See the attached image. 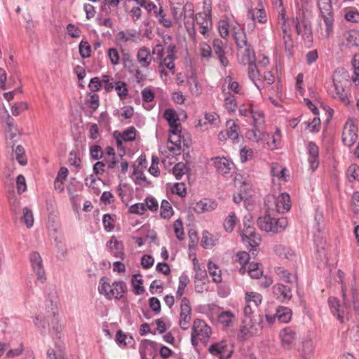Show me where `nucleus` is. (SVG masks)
<instances>
[{
	"label": "nucleus",
	"mask_w": 359,
	"mask_h": 359,
	"mask_svg": "<svg viewBox=\"0 0 359 359\" xmlns=\"http://www.w3.org/2000/svg\"><path fill=\"white\" fill-rule=\"evenodd\" d=\"M234 319V315L231 311H224L218 316V320L226 327L230 326Z\"/></svg>",
	"instance_id": "36"
},
{
	"label": "nucleus",
	"mask_w": 359,
	"mask_h": 359,
	"mask_svg": "<svg viewBox=\"0 0 359 359\" xmlns=\"http://www.w3.org/2000/svg\"><path fill=\"white\" fill-rule=\"evenodd\" d=\"M135 132L136 130L134 127H130L123 131L121 135L120 133L118 135L121 136V138L126 142L133 141L135 139Z\"/></svg>",
	"instance_id": "55"
},
{
	"label": "nucleus",
	"mask_w": 359,
	"mask_h": 359,
	"mask_svg": "<svg viewBox=\"0 0 359 359\" xmlns=\"http://www.w3.org/2000/svg\"><path fill=\"white\" fill-rule=\"evenodd\" d=\"M226 348V345L224 342L222 341L219 343H216L211 345L209 347V351L212 355H219L221 359L223 358H229L231 356V353H228L226 355H224V351Z\"/></svg>",
	"instance_id": "21"
},
{
	"label": "nucleus",
	"mask_w": 359,
	"mask_h": 359,
	"mask_svg": "<svg viewBox=\"0 0 359 359\" xmlns=\"http://www.w3.org/2000/svg\"><path fill=\"white\" fill-rule=\"evenodd\" d=\"M79 53L83 58H87L90 56L91 46L88 42L81 41L79 44Z\"/></svg>",
	"instance_id": "49"
},
{
	"label": "nucleus",
	"mask_w": 359,
	"mask_h": 359,
	"mask_svg": "<svg viewBox=\"0 0 359 359\" xmlns=\"http://www.w3.org/2000/svg\"><path fill=\"white\" fill-rule=\"evenodd\" d=\"M108 247L110 249L111 253L118 258L123 259L124 252L123 250V245L119 243L114 236L111 238L108 242Z\"/></svg>",
	"instance_id": "20"
},
{
	"label": "nucleus",
	"mask_w": 359,
	"mask_h": 359,
	"mask_svg": "<svg viewBox=\"0 0 359 359\" xmlns=\"http://www.w3.org/2000/svg\"><path fill=\"white\" fill-rule=\"evenodd\" d=\"M173 214L172 208L170 203L163 200L161 205V216L164 219L170 218Z\"/></svg>",
	"instance_id": "37"
},
{
	"label": "nucleus",
	"mask_w": 359,
	"mask_h": 359,
	"mask_svg": "<svg viewBox=\"0 0 359 359\" xmlns=\"http://www.w3.org/2000/svg\"><path fill=\"white\" fill-rule=\"evenodd\" d=\"M146 210L145 204L143 203H135L130 206V212L137 215H142Z\"/></svg>",
	"instance_id": "63"
},
{
	"label": "nucleus",
	"mask_w": 359,
	"mask_h": 359,
	"mask_svg": "<svg viewBox=\"0 0 359 359\" xmlns=\"http://www.w3.org/2000/svg\"><path fill=\"white\" fill-rule=\"evenodd\" d=\"M191 330V341L194 346H197L199 341L206 343L211 334V328L200 319L194 321Z\"/></svg>",
	"instance_id": "7"
},
{
	"label": "nucleus",
	"mask_w": 359,
	"mask_h": 359,
	"mask_svg": "<svg viewBox=\"0 0 359 359\" xmlns=\"http://www.w3.org/2000/svg\"><path fill=\"white\" fill-rule=\"evenodd\" d=\"M308 154L309 158L308 161L310 164V169L312 172H314L319 165V150L317 145L313 142H310L308 144Z\"/></svg>",
	"instance_id": "13"
},
{
	"label": "nucleus",
	"mask_w": 359,
	"mask_h": 359,
	"mask_svg": "<svg viewBox=\"0 0 359 359\" xmlns=\"http://www.w3.org/2000/svg\"><path fill=\"white\" fill-rule=\"evenodd\" d=\"M137 60L142 68H147L152 60L149 49L146 46L141 47L137 53Z\"/></svg>",
	"instance_id": "16"
},
{
	"label": "nucleus",
	"mask_w": 359,
	"mask_h": 359,
	"mask_svg": "<svg viewBox=\"0 0 359 359\" xmlns=\"http://www.w3.org/2000/svg\"><path fill=\"white\" fill-rule=\"evenodd\" d=\"M30 261L33 270L36 273L37 279L42 283L44 282L46 280V273L43 268L42 259L40 255L36 252L32 253Z\"/></svg>",
	"instance_id": "12"
},
{
	"label": "nucleus",
	"mask_w": 359,
	"mask_h": 359,
	"mask_svg": "<svg viewBox=\"0 0 359 359\" xmlns=\"http://www.w3.org/2000/svg\"><path fill=\"white\" fill-rule=\"evenodd\" d=\"M345 19L347 21L351 22H359V13L357 11L355 10H348L345 15Z\"/></svg>",
	"instance_id": "64"
},
{
	"label": "nucleus",
	"mask_w": 359,
	"mask_h": 359,
	"mask_svg": "<svg viewBox=\"0 0 359 359\" xmlns=\"http://www.w3.org/2000/svg\"><path fill=\"white\" fill-rule=\"evenodd\" d=\"M232 30L238 48L241 49L249 45L245 32L239 26L233 27Z\"/></svg>",
	"instance_id": "19"
},
{
	"label": "nucleus",
	"mask_w": 359,
	"mask_h": 359,
	"mask_svg": "<svg viewBox=\"0 0 359 359\" xmlns=\"http://www.w3.org/2000/svg\"><path fill=\"white\" fill-rule=\"evenodd\" d=\"M163 117L166 119L168 123H175L179 121V117L175 111L171 109H168L165 111Z\"/></svg>",
	"instance_id": "61"
},
{
	"label": "nucleus",
	"mask_w": 359,
	"mask_h": 359,
	"mask_svg": "<svg viewBox=\"0 0 359 359\" xmlns=\"http://www.w3.org/2000/svg\"><path fill=\"white\" fill-rule=\"evenodd\" d=\"M188 83L189 84L190 90L193 95H199L201 93V86L194 76L189 77Z\"/></svg>",
	"instance_id": "39"
},
{
	"label": "nucleus",
	"mask_w": 359,
	"mask_h": 359,
	"mask_svg": "<svg viewBox=\"0 0 359 359\" xmlns=\"http://www.w3.org/2000/svg\"><path fill=\"white\" fill-rule=\"evenodd\" d=\"M188 170L189 168L187 166V165L180 162L174 166L172 172L177 180H180L182 177L188 172Z\"/></svg>",
	"instance_id": "34"
},
{
	"label": "nucleus",
	"mask_w": 359,
	"mask_h": 359,
	"mask_svg": "<svg viewBox=\"0 0 359 359\" xmlns=\"http://www.w3.org/2000/svg\"><path fill=\"white\" fill-rule=\"evenodd\" d=\"M265 206L269 212L284 213L290 209V198L287 193L278 196L269 195L265 198Z\"/></svg>",
	"instance_id": "4"
},
{
	"label": "nucleus",
	"mask_w": 359,
	"mask_h": 359,
	"mask_svg": "<svg viewBox=\"0 0 359 359\" xmlns=\"http://www.w3.org/2000/svg\"><path fill=\"white\" fill-rule=\"evenodd\" d=\"M246 301L250 303H253L255 306L257 307L262 300V295L255 292L246 293Z\"/></svg>",
	"instance_id": "46"
},
{
	"label": "nucleus",
	"mask_w": 359,
	"mask_h": 359,
	"mask_svg": "<svg viewBox=\"0 0 359 359\" xmlns=\"http://www.w3.org/2000/svg\"><path fill=\"white\" fill-rule=\"evenodd\" d=\"M226 124L229 126V130L226 132L228 137L233 140H236L238 137L236 124L231 120L228 121Z\"/></svg>",
	"instance_id": "47"
},
{
	"label": "nucleus",
	"mask_w": 359,
	"mask_h": 359,
	"mask_svg": "<svg viewBox=\"0 0 359 359\" xmlns=\"http://www.w3.org/2000/svg\"><path fill=\"white\" fill-rule=\"evenodd\" d=\"M357 140V127L351 120L344 127L342 141L345 145L351 147L356 142Z\"/></svg>",
	"instance_id": "11"
},
{
	"label": "nucleus",
	"mask_w": 359,
	"mask_h": 359,
	"mask_svg": "<svg viewBox=\"0 0 359 359\" xmlns=\"http://www.w3.org/2000/svg\"><path fill=\"white\" fill-rule=\"evenodd\" d=\"M346 290V287L342 285V304L340 303L339 300L337 297H330L328 299V304L332 313L334 316H337V318L341 323L344 322V318L345 314L348 312V310L351 306L350 301L347 299Z\"/></svg>",
	"instance_id": "5"
},
{
	"label": "nucleus",
	"mask_w": 359,
	"mask_h": 359,
	"mask_svg": "<svg viewBox=\"0 0 359 359\" xmlns=\"http://www.w3.org/2000/svg\"><path fill=\"white\" fill-rule=\"evenodd\" d=\"M174 230L177 238L182 241L184 239V231L182 227V222L181 220L177 219L174 223Z\"/></svg>",
	"instance_id": "62"
},
{
	"label": "nucleus",
	"mask_w": 359,
	"mask_h": 359,
	"mask_svg": "<svg viewBox=\"0 0 359 359\" xmlns=\"http://www.w3.org/2000/svg\"><path fill=\"white\" fill-rule=\"evenodd\" d=\"M294 23L296 32L298 34H302L303 36L309 38L311 36V25L310 22L306 19L304 11L298 9L296 18L293 20Z\"/></svg>",
	"instance_id": "10"
},
{
	"label": "nucleus",
	"mask_w": 359,
	"mask_h": 359,
	"mask_svg": "<svg viewBox=\"0 0 359 359\" xmlns=\"http://www.w3.org/2000/svg\"><path fill=\"white\" fill-rule=\"evenodd\" d=\"M191 309L189 302L186 297H184L181 304L180 319L191 320Z\"/></svg>",
	"instance_id": "29"
},
{
	"label": "nucleus",
	"mask_w": 359,
	"mask_h": 359,
	"mask_svg": "<svg viewBox=\"0 0 359 359\" xmlns=\"http://www.w3.org/2000/svg\"><path fill=\"white\" fill-rule=\"evenodd\" d=\"M208 269L210 275L212 277L213 281L220 283L222 281L221 271L217 268L216 264L212 262H209Z\"/></svg>",
	"instance_id": "32"
},
{
	"label": "nucleus",
	"mask_w": 359,
	"mask_h": 359,
	"mask_svg": "<svg viewBox=\"0 0 359 359\" xmlns=\"http://www.w3.org/2000/svg\"><path fill=\"white\" fill-rule=\"evenodd\" d=\"M273 293L278 296V297H282L283 299H290L292 298V292L288 286L276 284L273 287Z\"/></svg>",
	"instance_id": "23"
},
{
	"label": "nucleus",
	"mask_w": 359,
	"mask_h": 359,
	"mask_svg": "<svg viewBox=\"0 0 359 359\" xmlns=\"http://www.w3.org/2000/svg\"><path fill=\"white\" fill-rule=\"evenodd\" d=\"M333 83L335 88L336 94L345 104H349V100L348 97V94L343 87V86L340 83V81H338L336 75L334 74L333 78Z\"/></svg>",
	"instance_id": "24"
},
{
	"label": "nucleus",
	"mask_w": 359,
	"mask_h": 359,
	"mask_svg": "<svg viewBox=\"0 0 359 359\" xmlns=\"http://www.w3.org/2000/svg\"><path fill=\"white\" fill-rule=\"evenodd\" d=\"M122 61L124 67L128 69L130 72H133L135 71L137 74L140 73V71L138 68H135V64L131 58L130 55L123 50H122Z\"/></svg>",
	"instance_id": "28"
},
{
	"label": "nucleus",
	"mask_w": 359,
	"mask_h": 359,
	"mask_svg": "<svg viewBox=\"0 0 359 359\" xmlns=\"http://www.w3.org/2000/svg\"><path fill=\"white\" fill-rule=\"evenodd\" d=\"M217 239L214 238V236L209 232H203L201 240V245L205 248H212L215 245Z\"/></svg>",
	"instance_id": "38"
},
{
	"label": "nucleus",
	"mask_w": 359,
	"mask_h": 359,
	"mask_svg": "<svg viewBox=\"0 0 359 359\" xmlns=\"http://www.w3.org/2000/svg\"><path fill=\"white\" fill-rule=\"evenodd\" d=\"M243 225L244 229L242 232L243 241L248 242L251 247L257 246L261 241V238L258 234H256L252 227L251 216H245Z\"/></svg>",
	"instance_id": "8"
},
{
	"label": "nucleus",
	"mask_w": 359,
	"mask_h": 359,
	"mask_svg": "<svg viewBox=\"0 0 359 359\" xmlns=\"http://www.w3.org/2000/svg\"><path fill=\"white\" fill-rule=\"evenodd\" d=\"M346 176L350 182L358 180L359 178V167L356 165H351L347 170Z\"/></svg>",
	"instance_id": "44"
},
{
	"label": "nucleus",
	"mask_w": 359,
	"mask_h": 359,
	"mask_svg": "<svg viewBox=\"0 0 359 359\" xmlns=\"http://www.w3.org/2000/svg\"><path fill=\"white\" fill-rule=\"evenodd\" d=\"M155 17L157 18L158 22L165 28H170L172 27V23L170 18H167L165 13L159 8L158 13H155Z\"/></svg>",
	"instance_id": "31"
},
{
	"label": "nucleus",
	"mask_w": 359,
	"mask_h": 359,
	"mask_svg": "<svg viewBox=\"0 0 359 359\" xmlns=\"http://www.w3.org/2000/svg\"><path fill=\"white\" fill-rule=\"evenodd\" d=\"M212 161L213 162V165L217 171L222 175L229 173V171L231 169V165H233L232 162L226 158L216 157L212 158Z\"/></svg>",
	"instance_id": "15"
},
{
	"label": "nucleus",
	"mask_w": 359,
	"mask_h": 359,
	"mask_svg": "<svg viewBox=\"0 0 359 359\" xmlns=\"http://www.w3.org/2000/svg\"><path fill=\"white\" fill-rule=\"evenodd\" d=\"M107 53L110 62L113 65H116L119 63L120 56L117 49L111 48L108 50Z\"/></svg>",
	"instance_id": "58"
},
{
	"label": "nucleus",
	"mask_w": 359,
	"mask_h": 359,
	"mask_svg": "<svg viewBox=\"0 0 359 359\" xmlns=\"http://www.w3.org/2000/svg\"><path fill=\"white\" fill-rule=\"evenodd\" d=\"M114 88L121 99L124 98L128 95V89L125 82L119 81L115 83Z\"/></svg>",
	"instance_id": "51"
},
{
	"label": "nucleus",
	"mask_w": 359,
	"mask_h": 359,
	"mask_svg": "<svg viewBox=\"0 0 359 359\" xmlns=\"http://www.w3.org/2000/svg\"><path fill=\"white\" fill-rule=\"evenodd\" d=\"M217 206V204L215 201L205 199L197 202L193 209L196 213L201 214L212 211L216 209Z\"/></svg>",
	"instance_id": "18"
},
{
	"label": "nucleus",
	"mask_w": 359,
	"mask_h": 359,
	"mask_svg": "<svg viewBox=\"0 0 359 359\" xmlns=\"http://www.w3.org/2000/svg\"><path fill=\"white\" fill-rule=\"evenodd\" d=\"M245 50L243 53L242 54L240 62L243 65H247L248 64L255 62L256 57L254 50L250 48V45H248L245 46Z\"/></svg>",
	"instance_id": "25"
},
{
	"label": "nucleus",
	"mask_w": 359,
	"mask_h": 359,
	"mask_svg": "<svg viewBox=\"0 0 359 359\" xmlns=\"http://www.w3.org/2000/svg\"><path fill=\"white\" fill-rule=\"evenodd\" d=\"M248 65V75L250 79L255 81L256 79L259 78V72L255 62H252ZM256 86L259 88V86L254 82Z\"/></svg>",
	"instance_id": "54"
},
{
	"label": "nucleus",
	"mask_w": 359,
	"mask_h": 359,
	"mask_svg": "<svg viewBox=\"0 0 359 359\" xmlns=\"http://www.w3.org/2000/svg\"><path fill=\"white\" fill-rule=\"evenodd\" d=\"M136 36V32L132 31H121L116 35L117 40L123 42H127Z\"/></svg>",
	"instance_id": "53"
},
{
	"label": "nucleus",
	"mask_w": 359,
	"mask_h": 359,
	"mask_svg": "<svg viewBox=\"0 0 359 359\" xmlns=\"http://www.w3.org/2000/svg\"><path fill=\"white\" fill-rule=\"evenodd\" d=\"M212 45L213 50L215 53L217 55V57L219 60L221 65L224 67H226L229 64V61L225 56L224 43L222 40L217 39L213 41Z\"/></svg>",
	"instance_id": "17"
},
{
	"label": "nucleus",
	"mask_w": 359,
	"mask_h": 359,
	"mask_svg": "<svg viewBox=\"0 0 359 359\" xmlns=\"http://www.w3.org/2000/svg\"><path fill=\"white\" fill-rule=\"evenodd\" d=\"M314 349L313 341L310 338H306L302 341V348L300 351L304 357L311 354Z\"/></svg>",
	"instance_id": "33"
},
{
	"label": "nucleus",
	"mask_w": 359,
	"mask_h": 359,
	"mask_svg": "<svg viewBox=\"0 0 359 359\" xmlns=\"http://www.w3.org/2000/svg\"><path fill=\"white\" fill-rule=\"evenodd\" d=\"M248 17L252 21L257 20L260 23H264L266 21V15L262 9H254L248 11Z\"/></svg>",
	"instance_id": "30"
},
{
	"label": "nucleus",
	"mask_w": 359,
	"mask_h": 359,
	"mask_svg": "<svg viewBox=\"0 0 359 359\" xmlns=\"http://www.w3.org/2000/svg\"><path fill=\"white\" fill-rule=\"evenodd\" d=\"M34 323L41 333L45 332L48 322L44 316L41 315L36 316Z\"/></svg>",
	"instance_id": "56"
},
{
	"label": "nucleus",
	"mask_w": 359,
	"mask_h": 359,
	"mask_svg": "<svg viewBox=\"0 0 359 359\" xmlns=\"http://www.w3.org/2000/svg\"><path fill=\"white\" fill-rule=\"evenodd\" d=\"M23 220L27 228H30L34 224L33 213L31 210L25 207L23 208Z\"/></svg>",
	"instance_id": "52"
},
{
	"label": "nucleus",
	"mask_w": 359,
	"mask_h": 359,
	"mask_svg": "<svg viewBox=\"0 0 359 359\" xmlns=\"http://www.w3.org/2000/svg\"><path fill=\"white\" fill-rule=\"evenodd\" d=\"M224 107L230 112L236 111L237 104L234 96L228 93L224 100Z\"/></svg>",
	"instance_id": "45"
},
{
	"label": "nucleus",
	"mask_w": 359,
	"mask_h": 359,
	"mask_svg": "<svg viewBox=\"0 0 359 359\" xmlns=\"http://www.w3.org/2000/svg\"><path fill=\"white\" fill-rule=\"evenodd\" d=\"M237 261L242 265L240 268V272L243 273L245 271L244 264H247L249 260V255L246 252H239L236 254Z\"/></svg>",
	"instance_id": "50"
},
{
	"label": "nucleus",
	"mask_w": 359,
	"mask_h": 359,
	"mask_svg": "<svg viewBox=\"0 0 359 359\" xmlns=\"http://www.w3.org/2000/svg\"><path fill=\"white\" fill-rule=\"evenodd\" d=\"M276 316L282 323H288L292 318V311L285 306H278L276 309Z\"/></svg>",
	"instance_id": "27"
},
{
	"label": "nucleus",
	"mask_w": 359,
	"mask_h": 359,
	"mask_svg": "<svg viewBox=\"0 0 359 359\" xmlns=\"http://www.w3.org/2000/svg\"><path fill=\"white\" fill-rule=\"evenodd\" d=\"M276 213L269 212L266 210V215L257 220L259 228L267 233H278L285 229L287 226V221L285 217L276 219Z\"/></svg>",
	"instance_id": "2"
},
{
	"label": "nucleus",
	"mask_w": 359,
	"mask_h": 359,
	"mask_svg": "<svg viewBox=\"0 0 359 359\" xmlns=\"http://www.w3.org/2000/svg\"><path fill=\"white\" fill-rule=\"evenodd\" d=\"M189 283V279L187 275H182L179 278V286L176 292L177 297L180 298L183 293L185 287Z\"/></svg>",
	"instance_id": "41"
},
{
	"label": "nucleus",
	"mask_w": 359,
	"mask_h": 359,
	"mask_svg": "<svg viewBox=\"0 0 359 359\" xmlns=\"http://www.w3.org/2000/svg\"><path fill=\"white\" fill-rule=\"evenodd\" d=\"M127 287L123 281H115L111 283L107 277H102L100 280L98 290L109 299H121L126 292Z\"/></svg>",
	"instance_id": "3"
},
{
	"label": "nucleus",
	"mask_w": 359,
	"mask_h": 359,
	"mask_svg": "<svg viewBox=\"0 0 359 359\" xmlns=\"http://www.w3.org/2000/svg\"><path fill=\"white\" fill-rule=\"evenodd\" d=\"M250 116L253 119V126L264 127V113L259 109L250 105Z\"/></svg>",
	"instance_id": "22"
},
{
	"label": "nucleus",
	"mask_w": 359,
	"mask_h": 359,
	"mask_svg": "<svg viewBox=\"0 0 359 359\" xmlns=\"http://www.w3.org/2000/svg\"><path fill=\"white\" fill-rule=\"evenodd\" d=\"M141 276L140 274H136L133 276L132 283L134 287V289L137 294H141L144 292V287L142 286V280L140 278Z\"/></svg>",
	"instance_id": "48"
},
{
	"label": "nucleus",
	"mask_w": 359,
	"mask_h": 359,
	"mask_svg": "<svg viewBox=\"0 0 359 359\" xmlns=\"http://www.w3.org/2000/svg\"><path fill=\"white\" fill-rule=\"evenodd\" d=\"M172 16L175 22L181 25L183 20L184 27L189 34H194V6L191 3H187L183 6H172L171 8Z\"/></svg>",
	"instance_id": "1"
},
{
	"label": "nucleus",
	"mask_w": 359,
	"mask_h": 359,
	"mask_svg": "<svg viewBox=\"0 0 359 359\" xmlns=\"http://www.w3.org/2000/svg\"><path fill=\"white\" fill-rule=\"evenodd\" d=\"M262 319L260 315L253 318H244L240 327V336L243 339L258 334L262 330Z\"/></svg>",
	"instance_id": "6"
},
{
	"label": "nucleus",
	"mask_w": 359,
	"mask_h": 359,
	"mask_svg": "<svg viewBox=\"0 0 359 359\" xmlns=\"http://www.w3.org/2000/svg\"><path fill=\"white\" fill-rule=\"evenodd\" d=\"M279 335L283 346L287 349L291 348L297 338L295 332L290 327H285L280 331Z\"/></svg>",
	"instance_id": "14"
},
{
	"label": "nucleus",
	"mask_w": 359,
	"mask_h": 359,
	"mask_svg": "<svg viewBox=\"0 0 359 359\" xmlns=\"http://www.w3.org/2000/svg\"><path fill=\"white\" fill-rule=\"evenodd\" d=\"M318 7L326 26L327 36L332 32L333 18L331 0H319Z\"/></svg>",
	"instance_id": "9"
},
{
	"label": "nucleus",
	"mask_w": 359,
	"mask_h": 359,
	"mask_svg": "<svg viewBox=\"0 0 359 359\" xmlns=\"http://www.w3.org/2000/svg\"><path fill=\"white\" fill-rule=\"evenodd\" d=\"M236 223V217L234 212H231L224 222V228L228 232H231Z\"/></svg>",
	"instance_id": "42"
},
{
	"label": "nucleus",
	"mask_w": 359,
	"mask_h": 359,
	"mask_svg": "<svg viewBox=\"0 0 359 359\" xmlns=\"http://www.w3.org/2000/svg\"><path fill=\"white\" fill-rule=\"evenodd\" d=\"M346 38L349 46H359V32L351 30L346 34Z\"/></svg>",
	"instance_id": "35"
},
{
	"label": "nucleus",
	"mask_w": 359,
	"mask_h": 359,
	"mask_svg": "<svg viewBox=\"0 0 359 359\" xmlns=\"http://www.w3.org/2000/svg\"><path fill=\"white\" fill-rule=\"evenodd\" d=\"M263 127H256L246 133V137L251 141L259 142L265 138V133L262 130Z\"/></svg>",
	"instance_id": "26"
},
{
	"label": "nucleus",
	"mask_w": 359,
	"mask_h": 359,
	"mask_svg": "<svg viewBox=\"0 0 359 359\" xmlns=\"http://www.w3.org/2000/svg\"><path fill=\"white\" fill-rule=\"evenodd\" d=\"M227 86V89H230L236 93H239V84L238 82L232 81L231 77L227 76L224 79V83L222 86V91L224 93H225V90H226L225 86Z\"/></svg>",
	"instance_id": "40"
},
{
	"label": "nucleus",
	"mask_w": 359,
	"mask_h": 359,
	"mask_svg": "<svg viewBox=\"0 0 359 359\" xmlns=\"http://www.w3.org/2000/svg\"><path fill=\"white\" fill-rule=\"evenodd\" d=\"M276 273L283 280H285L287 283H292L290 280V273L283 268L280 266H277L275 268Z\"/></svg>",
	"instance_id": "59"
},
{
	"label": "nucleus",
	"mask_w": 359,
	"mask_h": 359,
	"mask_svg": "<svg viewBox=\"0 0 359 359\" xmlns=\"http://www.w3.org/2000/svg\"><path fill=\"white\" fill-rule=\"evenodd\" d=\"M352 64L354 68V75L352 76L353 81L358 84L359 78V55H355L353 59Z\"/></svg>",
	"instance_id": "60"
},
{
	"label": "nucleus",
	"mask_w": 359,
	"mask_h": 359,
	"mask_svg": "<svg viewBox=\"0 0 359 359\" xmlns=\"http://www.w3.org/2000/svg\"><path fill=\"white\" fill-rule=\"evenodd\" d=\"M199 18H202L204 20L203 23L198 22V25H200V32L205 35L208 32L209 27L211 25V22L207 15L199 14Z\"/></svg>",
	"instance_id": "57"
},
{
	"label": "nucleus",
	"mask_w": 359,
	"mask_h": 359,
	"mask_svg": "<svg viewBox=\"0 0 359 359\" xmlns=\"http://www.w3.org/2000/svg\"><path fill=\"white\" fill-rule=\"evenodd\" d=\"M168 141L172 144L175 145L179 149H182V144L187 147V144L184 143V140H182L181 133H175V134H170Z\"/></svg>",
	"instance_id": "43"
}]
</instances>
